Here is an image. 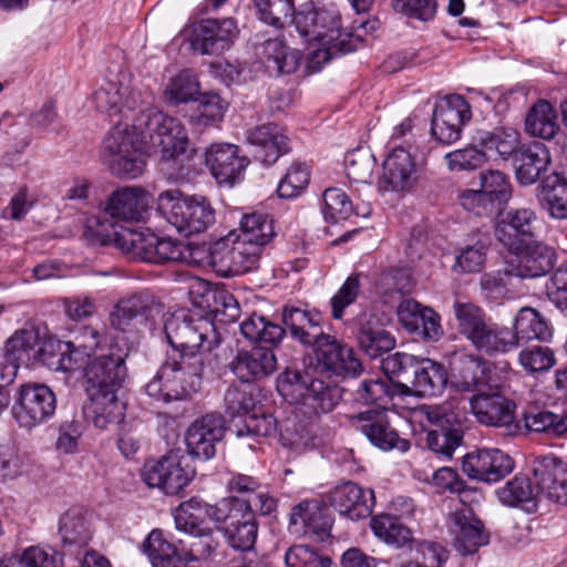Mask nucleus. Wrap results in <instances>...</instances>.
Returning a JSON list of instances; mask_svg holds the SVG:
<instances>
[{
	"mask_svg": "<svg viewBox=\"0 0 567 567\" xmlns=\"http://www.w3.org/2000/svg\"><path fill=\"white\" fill-rule=\"evenodd\" d=\"M414 279L411 269L408 267H398L385 270L381 274L378 288L379 291L393 299L404 295H410L414 288Z\"/></svg>",
	"mask_w": 567,
	"mask_h": 567,
	"instance_id": "obj_58",
	"label": "nucleus"
},
{
	"mask_svg": "<svg viewBox=\"0 0 567 567\" xmlns=\"http://www.w3.org/2000/svg\"><path fill=\"white\" fill-rule=\"evenodd\" d=\"M326 507L318 501H305L291 509L289 528L292 533L315 536L324 540L330 534V519Z\"/></svg>",
	"mask_w": 567,
	"mask_h": 567,
	"instance_id": "obj_29",
	"label": "nucleus"
},
{
	"mask_svg": "<svg viewBox=\"0 0 567 567\" xmlns=\"http://www.w3.org/2000/svg\"><path fill=\"white\" fill-rule=\"evenodd\" d=\"M86 229L92 231L100 244H113L128 258L147 261L150 247L154 243V234L126 227H116L112 221L101 219L100 217L89 218Z\"/></svg>",
	"mask_w": 567,
	"mask_h": 567,
	"instance_id": "obj_10",
	"label": "nucleus"
},
{
	"mask_svg": "<svg viewBox=\"0 0 567 567\" xmlns=\"http://www.w3.org/2000/svg\"><path fill=\"white\" fill-rule=\"evenodd\" d=\"M151 195L140 186H125L114 190L104 204V212L123 221H141L151 207Z\"/></svg>",
	"mask_w": 567,
	"mask_h": 567,
	"instance_id": "obj_22",
	"label": "nucleus"
},
{
	"mask_svg": "<svg viewBox=\"0 0 567 567\" xmlns=\"http://www.w3.org/2000/svg\"><path fill=\"white\" fill-rule=\"evenodd\" d=\"M278 422L271 414L252 413L244 417L243 423L234 425L231 430L238 439H255L269 436L276 433Z\"/></svg>",
	"mask_w": 567,
	"mask_h": 567,
	"instance_id": "obj_60",
	"label": "nucleus"
},
{
	"mask_svg": "<svg viewBox=\"0 0 567 567\" xmlns=\"http://www.w3.org/2000/svg\"><path fill=\"white\" fill-rule=\"evenodd\" d=\"M405 383H402V393H411L419 396H432L440 394L447 383L445 368L429 358H416L413 368L409 372Z\"/></svg>",
	"mask_w": 567,
	"mask_h": 567,
	"instance_id": "obj_23",
	"label": "nucleus"
},
{
	"mask_svg": "<svg viewBox=\"0 0 567 567\" xmlns=\"http://www.w3.org/2000/svg\"><path fill=\"white\" fill-rule=\"evenodd\" d=\"M1 567H63V559L53 548L30 546L3 560Z\"/></svg>",
	"mask_w": 567,
	"mask_h": 567,
	"instance_id": "obj_52",
	"label": "nucleus"
},
{
	"mask_svg": "<svg viewBox=\"0 0 567 567\" xmlns=\"http://www.w3.org/2000/svg\"><path fill=\"white\" fill-rule=\"evenodd\" d=\"M310 172L306 164H292L281 178L277 192L281 198H292L301 194L308 186Z\"/></svg>",
	"mask_w": 567,
	"mask_h": 567,
	"instance_id": "obj_64",
	"label": "nucleus"
},
{
	"mask_svg": "<svg viewBox=\"0 0 567 567\" xmlns=\"http://www.w3.org/2000/svg\"><path fill=\"white\" fill-rule=\"evenodd\" d=\"M512 329L516 334V346L519 340L549 341L553 336L548 320L536 309L529 307L522 308L518 311Z\"/></svg>",
	"mask_w": 567,
	"mask_h": 567,
	"instance_id": "obj_43",
	"label": "nucleus"
},
{
	"mask_svg": "<svg viewBox=\"0 0 567 567\" xmlns=\"http://www.w3.org/2000/svg\"><path fill=\"white\" fill-rule=\"evenodd\" d=\"M544 497L567 505V473L563 462L555 456H546L534 467Z\"/></svg>",
	"mask_w": 567,
	"mask_h": 567,
	"instance_id": "obj_36",
	"label": "nucleus"
},
{
	"mask_svg": "<svg viewBox=\"0 0 567 567\" xmlns=\"http://www.w3.org/2000/svg\"><path fill=\"white\" fill-rule=\"evenodd\" d=\"M450 532L456 549L463 555L474 554L488 543V535L483 523L470 508H463L451 515Z\"/></svg>",
	"mask_w": 567,
	"mask_h": 567,
	"instance_id": "obj_27",
	"label": "nucleus"
},
{
	"mask_svg": "<svg viewBox=\"0 0 567 567\" xmlns=\"http://www.w3.org/2000/svg\"><path fill=\"white\" fill-rule=\"evenodd\" d=\"M331 505L341 515L352 520L370 516L374 504L373 491H364L353 482H346L333 488L330 495Z\"/></svg>",
	"mask_w": 567,
	"mask_h": 567,
	"instance_id": "obj_28",
	"label": "nucleus"
},
{
	"mask_svg": "<svg viewBox=\"0 0 567 567\" xmlns=\"http://www.w3.org/2000/svg\"><path fill=\"white\" fill-rule=\"evenodd\" d=\"M198 93L199 84L196 78L188 70H183L168 80L163 99L169 105H178L194 100Z\"/></svg>",
	"mask_w": 567,
	"mask_h": 567,
	"instance_id": "obj_56",
	"label": "nucleus"
},
{
	"mask_svg": "<svg viewBox=\"0 0 567 567\" xmlns=\"http://www.w3.org/2000/svg\"><path fill=\"white\" fill-rule=\"evenodd\" d=\"M261 54L265 65L271 74H290L298 69L300 55L291 51L279 38L268 39L261 43Z\"/></svg>",
	"mask_w": 567,
	"mask_h": 567,
	"instance_id": "obj_40",
	"label": "nucleus"
},
{
	"mask_svg": "<svg viewBox=\"0 0 567 567\" xmlns=\"http://www.w3.org/2000/svg\"><path fill=\"white\" fill-rule=\"evenodd\" d=\"M207 518L206 503L199 498H190L182 503L175 513L176 528L194 536H202L200 525Z\"/></svg>",
	"mask_w": 567,
	"mask_h": 567,
	"instance_id": "obj_55",
	"label": "nucleus"
},
{
	"mask_svg": "<svg viewBox=\"0 0 567 567\" xmlns=\"http://www.w3.org/2000/svg\"><path fill=\"white\" fill-rule=\"evenodd\" d=\"M102 341L101 333L93 327H82L73 340L66 342L68 353L63 352L55 370L73 371L81 367L80 358H90L99 349Z\"/></svg>",
	"mask_w": 567,
	"mask_h": 567,
	"instance_id": "obj_38",
	"label": "nucleus"
},
{
	"mask_svg": "<svg viewBox=\"0 0 567 567\" xmlns=\"http://www.w3.org/2000/svg\"><path fill=\"white\" fill-rule=\"evenodd\" d=\"M239 34L231 18L204 19L192 27L190 48L204 55H219L228 51Z\"/></svg>",
	"mask_w": 567,
	"mask_h": 567,
	"instance_id": "obj_13",
	"label": "nucleus"
},
{
	"mask_svg": "<svg viewBox=\"0 0 567 567\" xmlns=\"http://www.w3.org/2000/svg\"><path fill=\"white\" fill-rule=\"evenodd\" d=\"M163 329L173 351L145 390L158 401L183 400L200 390L219 334L212 321L194 318L185 310L164 317Z\"/></svg>",
	"mask_w": 567,
	"mask_h": 567,
	"instance_id": "obj_2",
	"label": "nucleus"
},
{
	"mask_svg": "<svg viewBox=\"0 0 567 567\" xmlns=\"http://www.w3.org/2000/svg\"><path fill=\"white\" fill-rule=\"evenodd\" d=\"M240 331L251 342L270 346H277L285 334V329L281 326L256 313L240 323Z\"/></svg>",
	"mask_w": 567,
	"mask_h": 567,
	"instance_id": "obj_53",
	"label": "nucleus"
},
{
	"mask_svg": "<svg viewBox=\"0 0 567 567\" xmlns=\"http://www.w3.org/2000/svg\"><path fill=\"white\" fill-rule=\"evenodd\" d=\"M351 426L364 434L377 447L389 451L398 449L402 452L409 450L410 444L401 439L391 427L386 413L383 410H367L349 417Z\"/></svg>",
	"mask_w": 567,
	"mask_h": 567,
	"instance_id": "obj_16",
	"label": "nucleus"
},
{
	"mask_svg": "<svg viewBox=\"0 0 567 567\" xmlns=\"http://www.w3.org/2000/svg\"><path fill=\"white\" fill-rule=\"evenodd\" d=\"M157 210L184 236L205 231L216 219L215 209L207 198L185 196L177 189L164 190L158 195Z\"/></svg>",
	"mask_w": 567,
	"mask_h": 567,
	"instance_id": "obj_5",
	"label": "nucleus"
},
{
	"mask_svg": "<svg viewBox=\"0 0 567 567\" xmlns=\"http://www.w3.org/2000/svg\"><path fill=\"white\" fill-rule=\"evenodd\" d=\"M357 340L360 349L370 358H378L395 346L394 337L383 327L378 316L368 311L358 316Z\"/></svg>",
	"mask_w": 567,
	"mask_h": 567,
	"instance_id": "obj_30",
	"label": "nucleus"
},
{
	"mask_svg": "<svg viewBox=\"0 0 567 567\" xmlns=\"http://www.w3.org/2000/svg\"><path fill=\"white\" fill-rule=\"evenodd\" d=\"M480 144L488 150L496 151L497 154L506 159L515 157L519 147V134L513 127H496L493 131L482 132L478 136Z\"/></svg>",
	"mask_w": 567,
	"mask_h": 567,
	"instance_id": "obj_54",
	"label": "nucleus"
},
{
	"mask_svg": "<svg viewBox=\"0 0 567 567\" xmlns=\"http://www.w3.org/2000/svg\"><path fill=\"white\" fill-rule=\"evenodd\" d=\"M223 530L230 547L239 551H250L257 539L258 524L250 512H241Z\"/></svg>",
	"mask_w": 567,
	"mask_h": 567,
	"instance_id": "obj_44",
	"label": "nucleus"
},
{
	"mask_svg": "<svg viewBox=\"0 0 567 567\" xmlns=\"http://www.w3.org/2000/svg\"><path fill=\"white\" fill-rule=\"evenodd\" d=\"M472 413L481 424L503 429L504 434L514 436L519 432L515 421V403L499 388L475 393L468 401Z\"/></svg>",
	"mask_w": 567,
	"mask_h": 567,
	"instance_id": "obj_11",
	"label": "nucleus"
},
{
	"mask_svg": "<svg viewBox=\"0 0 567 567\" xmlns=\"http://www.w3.org/2000/svg\"><path fill=\"white\" fill-rule=\"evenodd\" d=\"M143 547L153 567H186L187 565V559L178 555L176 548L163 538L161 530H152Z\"/></svg>",
	"mask_w": 567,
	"mask_h": 567,
	"instance_id": "obj_45",
	"label": "nucleus"
},
{
	"mask_svg": "<svg viewBox=\"0 0 567 567\" xmlns=\"http://www.w3.org/2000/svg\"><path fill=\"white\" fill-rule=\"evenodd\" d=\"M525 130L528 134L544 140L553 138L558 131L556 114L547 101H539L527 113Z\"/></svg>",
	"mask_w": 567,
	"mask_h": 567,
	"instance_id": "obj_51",
	"label": "nucleus"
},
{
	"mask_svg": "<svg viewBox=\"0 0 567 567\" xmlns=\"http://www.w3.org/2000/svg\"><path fill=\"white\" fill-rule=\"evenodd\" d=\"M241 234L238 236L247 244L257 246L258 251L275 236L272 220L266 214L251 213L243 216L240 220Z\"/></svg>",
	"mask_w": 567,
	"mask_h": 567,
	"instance_id": "obj_49",
	"label": "nucleus"
},
{
	"mask_svg": "<svg viewBox=\"0 0 567 567\" xmlns=\"http://www.w3.org/2000/svg\"><path fill=\"white\" fill-rule=\"evenodd\" d=\"M279 436L282 445L293 449L315 447L321 442L313 422L303 424L296 419H287L281 423Z\"/></svg>",
	"mask_w": 567,
	"mask_h": 567,
	"instance_id": "obj_50",
	"label": "nucleus"
},
{
	"mask_svg": "<svg viewBox=\"0 0 567 567\" xmlns=\"http://www.w3.org/2000/svg\"><path fill=\"white\" fill-rule=\"evenodd\" d=\"M422 412L434 429L426 432V445L436 455L451 458L462 444L461 415L452 411V404L425 406Z\"/></svg>",
	"mask_w": 567,
	"mask_h": 567,
	"instance_id": "obj_8",
	"label": "nucleus"
},
{
	"mask_svg": "<svg viewBox=\"0 0 567 567\" xmlns=\"http://www.w3.org/2000/svg\"><path fill=\"white\" fill-rule=\"evenodd\" d=\"M55 408V395L48 385L23 383L18 389L11 413L21 427L33 429L51 419Z\"/></svg>",
	"mask_w": 567,
	"mask_h": 567,
	"instance_id": "obj_9",
	"label": "nucleus"
},
{
	"mask_svg": "<svg viewBox=\"0 0 567 567\" xmlns=\"http://www.w3.org/2000/svg\"><path fill=\"white\" fill-rule=\"evenodd\" d=\"M205 251L207 265L225 278L256 269L261 255L257 246L231 235L208 245Z\"/></svg>",
	"mask_w": 567,
	"mask_h": 567,
	"instance_id": "obj_7",
	"label": "nucleus"
},
{
	"mask_svg": "<svg viewBox=\"0 0 567 567\" xmlns=\"http://www.w3.org/2000/svg\"><path fill=\"white\" fill-rule=\"evenodd\" d=\"M247 140L254 147L252 156L265 165H271L288 152V138L282 130L272 123L264 124L248 132Z\"/></svg>",
	"mask_w": 567,
	"mask_h": 567,
	"instance_id": "obj_33",
	"label": "nucleus"
},
{
	"mask_svg": "<svg viewBox=\"0 0 567 567\" xmlns=\"http://www.w3.org/2000/svg\"><path fill=\"white\" fill-rule=\"evenodd\" d=\"M92 101L96 110L110 116L118 115L124 109L132 111L137 102L134 96H130L127 86L115 82H107L94 91Z\"/></svg>",
	"mask_w": 567,
	"mask_h": 567,
	"instance_id": "obj_41",
	"label": "nucleus"
},
{
	"mask_svg": "<svg viewBox=\"0 0 567 567\" xmlns=\"http://www.w3.org/2000/svg\"><path fill=\"white\" fill-rule=\"evenodd\" d=\"M517 259L516 267H506L505 277L536 278L553 268V250L535 240H526L520 249L511 250Z\"/></svg>",
	"mask_w": 567,
	"mask_h": 567,
	"instance_id": "obj_24",
	"label": "nucleus"
},
{
	"mask_svg": "<svg viewBox=\"0 0 567 567\" xmlns=\"http://www.w3.org/2000/svg\"><path fill=\"white\" fill-rule=\"evenodd\" d=\"M142 144H151L159 152L165 169L174 179L192 172L189 138L182 122L158 110L142 111L132 128L121 124L114 126L104 138L100 156L111 173L121 178H136L144 172L146 154Z\"/></svg>",
	"mask_w": 567,
	"mask_h": 567,
	"instance_id": "obj_1",
	"label": "nucleus"
},
{
	"mask_svg": "<svg viewBox=\"0 0 567 567\" xmlns=\"http://www.w3.org/2000/svg\"><path fill=\"white\" fill-rule=\"evenodd\" d=\"M539 200L543 208L555 219H567V182L558 175L543 182Z\"/></svg>",
	"mask_w": 567,
	"mask_h": 567,
	"instance_id": "obj_48",
	"label": "nucleus"
},
{
	"mask_svg": "<svg viewBox=\"0 0 567 567\" xmlns=\"http://www.w3.org/2000/svg\"><path fill=\"white\" fill-rule=\"evenodd\" d=\"M89 402L83 412L93 425L106 430L111 425L120 424L124 419L125 405L117 398V392L101 391L86 392Z\"/></svg>",
	"mask_w": 567,
	"mask_h": 567,
	"instance_id": "obj_34",
	"label": "nucleus"
},
{
	"mask_svg": "<svg viewBox=\"0 0 567 567\" xmlns=\"http://www.w3.org/2000/svg\"><path fill=\"white\" fill-rule=\"evenodd\" d=\"M195 471L183 464L177 454H166L147 460L141 468L142 481L152 488H158L166 495H177L194 478Z\"/></svg>",
	"mask_w": 567,
	"mask_h": 567,
	"instance_id": "obj_12",
	"label": "nucleus"
},
{
	"mask_svg": "<svg viewBox=\"0 0 567 567\" xmlns=\"http://www.w3.org/2000/svg\"><path fill=\"white\" fill-rule=\"evenodd\" d=\"M162 313L161 306L148 292H138L122 298L110 313L111 326L122 332L138 330Z\"/></svg>",
	"mask_w": 567,
	"mask_h": 567,
	"instance_id": "obj_15",
	"label": "nucleus"
},
{
	"mask_svg": "<svg viewBox=\"0 0 567 567\" xmlns=\"http://www.w3.org/2000/svg\"><path fill=\"white\" fill-rule=\"evenodd\" d=\"M277 367L274 351L266 347H254L239 351L230 362V370L243 382L259 380L271 374Z\"/></svg>",
	"mask_w": 567,
	"mask_h": 567,
	"instance_id": "obj_31",
	"label": "nucleus"
},
{
	"mask_svg": "<svg viewBox=\"0 0 567 567\" xmlns=\"http://www.w3.org/2000/svg\"><path fill=\"white\" fill-rule=\"evenodd\" d=\"M59 534L63 546L84 548L92 538V529L85 513L81 508H70L60 518Z\"/></svg>",
	"mask_w": 567,
	"mask_h": 567,
	"instance_id": "obj_39",
	"label": "nucleus"
},
{
	"mask_svg": "<svg viewBox=\"0 0 567 567\" xmlns=\"http://www.w3.org/2000/svg\"><path fill=\"white\" fill-rule=\"evenodd\" d=\"M205 163L218 183H233L247 166L238 147L227 143L212 144L205 152Z\"/></svg>",
	"mask_w": 567,
	"mask_h": 567,
	"instance_id": "obj_32",
	"label": "nucleus"
},
{
	"mask_svg": "<svg viewBox=\"0 0 567 567\" xmlns=\"http://www.w3.org/2000/svg\"><path fill=\"white\" fill-rule=\"evenodd\" d=\"M514 460L498 449H481L467 453L462 463L463 472L473 480L496 483L512 473Z\"/></svg>",
	"mask_w": 567,
	"mask_h": 567,
	"instance_id": "obj_18",
	"label": "nucleus"
},
{
	"mask_svg": "<svg viewBox=\"0 0 567 567\" xmlns=\"http://www.w3.org/2000/svg\"><path fill=\"white\" fill-rule=\"evenodd\" d=\"M313 352L318 365L330 374L337 377H354L362 370V364L353 349L332 334H328L322 342L313 349Z\"/></svg>",
	"mask_w": 567,
	"mask_h": 567,
	"instance_id": "obj_20",
	"label": "nucleus"
},
{
	"mask_svg": "<svg viewBox=\"0 0 567 567\" xmlns=\"http://www.w3.org/2000/svg\"><path fill=\"white\" fill-rule=\"evenodd\" d=\"M225 435V422L219 414L209 413L195 420L188 427L185 442L188 453L199 460H209L216 454V444Z\"/></svg>",
	"mask_w": 567,
	"mask_h": 567,
	"instance_id": "obj_21",
	"label": "nucleus"
},
{
	"mask_svg": "<svg viewBox=\"0 0 567 567\" xmlns=\"http://www.w3.org/2000/svg\"><path fill=\"white\" fill-rule=\"evenodd\" d=\"M419 156L410 146L409 150L395 147L383 162L381 190H406L417 181Z\"/></svg>",
	"mask_w": 567,
	"mask_h": 567,
	"instance_id": "obj_19",
	"label": "nucleus"
},
{
	"mask_svg": "<svg viewBox=\"0 0 567 567\" xmlns=\"http://www.w3.org/2000/svg\"><path fill=\"white\" fill-rule=\"evenodd\" d=\"M282 322L296 341L312 350L329 334L323 331V319L319 312L285 308Z\"/></svg>",
	"mask_w": 567,
	"mask_h": 567,
	"instance_id": "obj_25",
	"label": "nucleus"
},
{
	"mask_svg": "<svg viewBox=\"0 0 567 567\" xmlns=\"http://www.w3.org/2000/svg\"><path fill=\"white\" fill-rule=\"evenodd\" d=\"M535 218V213L529 208L508 210L496 224V239L508 250L520 249L533 237Z\"/></svg>",
	"mask_w": 567,
	"mask_h": 567,
	"instance_id": "obj_26",
	"label": "nucleus"
},
{
	"mask_svg": "<svg viewBox=\"0 0 567 567\" xmlns=\"http://www.w3.org/2000/svg\"><path fill=\"white\" fill-rule=\"evenodd\" d=\"M471 117L466 100L457 94L449 95L434 109L431 133L442 144L450 145L460 140L462 127Z\"/></svg>",
	"mask_w": 567,
	"mask_h": 567,
	"instance_id": "obj_14",
	"label": "nucleus"
},
{
	"mask_svg": "<svg viewBox=\"0 0 567 567\" xmlns=\"http://www.w3.org/2000/svg\"><path fill=\"white\" fill-rule=\"evenodd\" d=\"M127 375L125 357L121 353L100 355L84 368L85 392H117Z\"/></svg>",
	"mask_w": 567,
	"mask_h": 567,
	"instance_id": "obj_17",
	"label": "nucleus"
},
{
	"mask_svg": "<svg viewBox=\"0 0 567 567\" xmlns=\"http://www.w3.org/2000/svg\"><path fill=\"white\" fill-rule=\"evenodd\" d=\"M485 362L477 357H464L454 368L452 386L460 392L483 391L486 385Z\"/></svg>",
	"mask_w": 567,
	"mask_h": 567,
	"instance_id": "obj_42",
	"label": "nucleus"
},
{
	"mask_svg": "<svg viewBox=\"0 0 567 567\" xmlns=\"http://www.w3.org/2000/svg\"><path fill=\"white\" fill-rule=\"evenodd\" d=\"M278 392L289 402L300 404V412L309 419L331 412L341 400L337 386L318 379H309L297 371H286L277 382Z\"/></svg>",
	"mask_w": 567,
	"mask_h": 567,
	"instance_id": "obj_6",
	"label": "nucleus"
},
{
	"mask_svg": "<svg viewBox=\"0 0 567 567\" xmlns=\"http://www.w3.org/2000/svg\"><path fill=\"white\" fill-rule=\"evenodd\" d=\"M322 213L324 219L331 223H339L348 219L353 213L352 202L340 188H328L323 193Z\"/></svg>",
	"mask_w": 567,
	"mask_h": 567,
	"instance_id": "obj_62",
	"label": "nucleus"
},
{
	"mask_svg": "<svg viewBox=\"0 0 567 567\" xmlns=\"http://www.w3.org/2000/svg\"><path fill=\"white\" fill-rule=\"evenodd\" d=\"M453 313L458 332L480 352L504 354L516 348L513 329L486 320L484 311L472 302L455 301Z\"/></svg>",
	"mask_w": 567,
	"mask_h": 567,
	"instance_id": "obj_4",
	"label": "nucleus"
},
{
	"mask_svg": "<svg viewBox=\"0 0 567 567\" xmlns=\"http://www.w3.org/2000/svg\"><path fill=\"white\" fill-rule=\"evenodd\" d=\"M375 168V158L369 150L351 152L346 162L347 176L353 183L369 184Z\"/></svg>",
	"mask_w": 567,
	"mask_h": 567,
	"instance_id": "obj_61",
	"label": "nucleus"
},
{
	"mask_svg": "<svg viewBox=\"0 0 567 567\" xmlns=\"http://www.w3.org/2000/svg\"><path fill=\"white\" fill-rule=\"evenodd\" d=\"M534 476L536 475L534 474ZM496 494L503 505L522 507L528 513L535 512L538 501L544 497L537 477H535V482H533L529 477L524 475H516L504 486L499 487Z\"/></svg>",
	"mask_w": 567,
	"mask_h": 567,
	"instance_id": "obj_35",
	"label": "nucleus"
},
{
	"mask_svg": "<svg viewBox=\"0 0 567 567\" xmlns=\"http://www.w3.org/2000/svg\"><path fill=\"white\" fill-rule=\"evenodd\" d=\"M516 178L522 185H532L547 168L550 156L543 143L522 146L514 157Z\"/></svg>",
	"mask_w": 567,
	"mask_h": 567,
	"instance_id": "obj_37",
	"label": "nucleus"
},
{
	"mask_svg": "<svg viewBox=\"0 0 567 567\" xmlns=\"http://www.w3.org/2000/svg\"><path fill=\"white\" fill-rule=\"evenodd\" d=\"M261 21L275 28L293 22L300 37L320 48L309 54V73L319 72L331 58L355 51L362 42L361 34L342 29L340 14L332 8L306 7L296 14L291 0H254Z\"/></svg>",
	"mask_w": 567,
	"mask_h": 567,
	"instance_id": "obj_3",
	"label": "nucleus"
},
{
	"mask_svg": "<svg viewBox=\"0 0 567 567\" xmlns=\"http://www.w3.org/2000/svg\"><path fill=\"white\" fill-rule=\"evenodd\" d=\"M39 342L40 336L38 329L33 326L24 327L17 330L8 339L1 354L6 355L9 362H13L17 373L20 362H27L31 359V352L35 350Z\"/></svg>",
	"mask_w": 567,
	"mask_h": 567,
	"instance_id": "obj_47",
	"label": "nucleus"
},
{
	"mask_svg": "<svg viewBox=\"0 0 567 567\" xmlns=\"http://www.w3.org/2000/svg\"><path fill=\"white\" fill-rule=\"evenodd\" d=\"M444 159L451 172L475 171L487 162V155L476 146L468 145L446 153Z\"/></svg>",
	"mask_w": 567,
	"mask_h": 567,
	"instance_id": "obj_63",
	"label": "nucleus"
},
{
	"mask_svg": "<svg viewBox=\"0 0 567 567\" xmlns=\"http://www.w3.org/2000/svg\"><path fill=\"white\" fill-rule=\"evenodd\" d=\"M373 534L382 542L395 547H404L413 539L412 532L395 515L382 513L371 518Z\"/></svg>",
	"mask_w": 567,
	"mask_h": 567,
	"instance_id": "obj_46",
	"label": "nucleus"
},
{
	"mask_svg": "<svg viewBox=\"0 0 567 567\" xmlns=\"http://www.w3.org/2000/svg\"><path fill=\"white\" fill-rule=\"evenodd\" d=\"M481 190L499 209L512 196V185L508 176L498 169H487L480 174Z\"/></svg>",
	"mask_w": 567,
	"mask_h": 567,
	"instance_id": "obj_59",
	"label": "nucleus"
},
{
	"mask_svg": "<svg viewBox=\"0 0 567 567\" xmlns=\"http://www.w3.org/2000/svg\"><path fill=\"white\" fill-rule=\"evenodd\" d=\"M394 394L395 388L390 384L389 380L364 379L359 383L353 396L358 403L385 408Z\"/></svg>",
	"mask_w": 567,
	"mask_h": 567,
	"instance_id": "obj_57",
	"label": "nucleus"
}]
</instances>
